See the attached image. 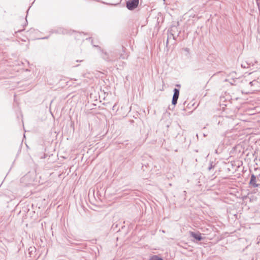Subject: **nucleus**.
<instances>
[{
    "label": "nucleus",
    "instance_id": "nucleus-1",
    "mask_svg": "<svg viewBox=\"0 0 260 260\" xmlns=\"http://www.w3.org/2000/svg\"><path fill=\"white\" fill-rule=\"evenodd\" d=\"M126 8L129 10L136 8L139 5V0H128L126 2Z\"/></svg>",
    "mask_w": 260,
    "mask_h": 260
},
{
    "label": "nucleus",
    "instance_id": "nucleus-2",
    "mask_svg": "<svg viewBox=\"0 0 260 260\" xmlns=\"http://www.w3.org/2000/svg\"><path fill=\"white\" fill-rule=\"evenodd\" d=\"M179 95V90L177 88L174 89V95L172 99V104L175 105L177 103L178 97Z\"/></svg>",
    "mask_w": 260,
    "mask_h": 260
},
{
    "label": "nucleus",
    "instance_id": "nucleus-3",
    "mask_svg": "<svg viewBox=\"0 0 260 260\" xmlns=\"http://www.w3.org/2000/svg\"><path fill=\"white\" fill-rule=\"evenodd\" d=\"M102 58L107 61L113 62L116 61L115 58H110V53L104 52L103 53Z\"/></svg>",
    "mask_w": 260,
    "mask_h": 260
},
{
    "label": "nucleus",
    "instance_id": "nucleus-4",
    "mask_svg": "<svg viewBox=\"0 0 260 260\" xmlns=\"http://www.w3.org/2000/svg\"><path fill=\"white\" fill-rule=\"evenodd\" d=\"M122 53H120L119 54V56H118V59L119 58V59H124L127 58L128 56L127 53H126V49L124 47L122 46Z\"/></svg>",
    "mask_w": 260,
    "mask_h": 260
},
{
    "label": "nucleus",
    "instance_id": "nucleus-5",
    "mask_svg": "<svg viewBox=\"0 0 260 260\" xmlns=\"http://www.w3.org/2000/svg\"><path fill=\"white\" fill-rule=\"evenodd\" d=\"M190 234L192 237L198 241H200L203 239L200 234L191 232Z\"/></svg>",
    "mask_w": 260,
    "mask_h": 260
},
{
    "label": "nucleus",
    "instance_id": "nucleus-6",
    "mask_svg": "<svg viewBox=\"0 0 260 260\" xmlns=\"http://www.w3.org/2000/svg\"><path fill=\"white\" fill-rule=\"evenodd\" d=\"M52 33H59V34H65L66 31L62 28H58L57 29L53 30Z\"/></svg>",
    "mask_w": 260,
    "mask_h": 260
},
{
    "label": "nucleus",
    "instance_id": "nucleus-7",
    "mask_svg": "<svg viewBox=\"0 0 260 260\" xmlns=\"http://www.w3.org/2000/svg\"><path fill=\"white\" fill-rule=\"evenodd\" d=\"M110 58H115L116 60L118 59V55L116 52H110Z\"/></svg>",
    "mask_w": 260,
    "mask_h": 260
},
{
    "label": "nucleus",
    "instance_id": "nucleus-8",
    "mask_svg": "<svg viewBox=\"0 0 260 260\" xmlns=\"http://www.w3.org/2000/svg\"><path fill=\"white\" fill-rule=\"evenodd\" d=\"M150 260H163L162 258L158 257L157 256H153L151 258Z\"/></svg>",
    "mask_w": 260,
    "mask_h": 260
},
{
    "label": "nucleus",
    "instance_id": "nucleus-9",
    "mask_svg": "<svg viewBox=\"0 0 260 260\" xmlns=\"http://www.w3.org/2000/svg\"><path fill=\"white\" fill-rule=\"evenodd\" d=\"M255 179V177L254 176V175H252L251 176V180H250V183L252 184L253 185H255L254 183V180Z\"/></svg>",
    "mask_w": 260,
    "mask_h": 260
},
{
    "label": "nucleus",
    "instance_id": "nucleus-10",
    "mask_svg": "<svg viewBox=\"0 0 260 260\" xmlns=\"http://www.w3.org/2000/svg\"><path fill=\"white\" fill-rule=\"evenodd\" d=\"M257 83V82L256 81H253L252 82H250L249 83V85L252 86L254 84H255Z\"/></svg>",
    "mask_w": 260,
    "mask_h": 260
},
{
    "label": "nucleus",
    "instance_id": "nucleus-11",
    "mask_svg": "<svg viewBox=\"0 0 260 260\" xmlns=\"http://www.w3.org/2000/svg\"><path fill=\"white\" fill-rule=\"evenodd\" d=\"M82 61H83V60H76L77 62H81Z\"/></svg>",
    "mask_w": 260,
    "mask_h": 260
},
{
    "label": "nucleus",
    "instance_id": "nucleus-12",
    "mask_svg": "<svg viewBox=\"0 0 260 260\" xmlns=\"http://www.w3.org/2000/svg\"><path fill=\"white\" fill-rule=\"evenodd\" d=\"M47 38H48V37H45L43 39H47Z\"/></svg>",
    "mask_w": 260,
    "mask_h": 260
}]
</instances>
